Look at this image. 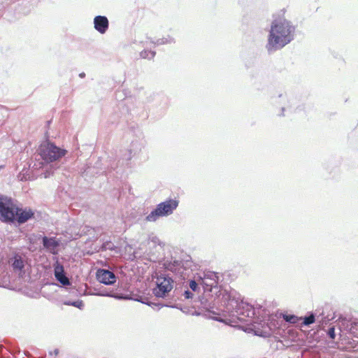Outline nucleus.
Listing matches in <instances>:
<instances>
[{"instance_id":"nucleus-1","label":"nucleus","mask_w":358,"mask_h":358,"mask_svg":"<svg viewBox=\"0 0 358 358\" xmlns=\"http://www.w3.org/2000/svg\"><path fill=\"white\" fill-rule=\"evenodd\" d=\"M295 27L285 19L275 20L271 24L268 38L267 49L277 50L283 48L294 38Z\"/></svg>"},{"instance_id":"nucleus-2","label":"nucleus","mask_w":358,"mask_h":358,"mask_svg":"<svg viewBox=\"0 0 358 358\" xmlns=\"http://www.w3.org/2000/svg\"><path fill=\"white\" fill-rule=\"evenodd\" d=\"M5 210L1 211V220L3 222H13L16 220L22 224L27 222L33 217L34 213L31 210H23L22 208H15L4 203Z\"/></svg>"},{"instance_id":"nucleus-3","label":"nucleus","mask_w":358,"mask_h":358,"mask_svg":"<svg viewBox=\"0 0 358 358\" xmlns=\"http://www.w3.org/2000/svg\"><path fill=\"white\" fill-rule=\"evenodd\" d=\"M41 158L46 162L59 160L66 154V150L56 146L49 141L42 143L38 150Z\"/></svg>"},{"instance_id":"nucleus-4","label":"nucleus","mask_w":358,"mask_h":358,"mask_svg":"<svg viewBox=\"0 0 358 358\" xmlns=\"http://www.w3.org/2000/svg\"><path fill=\"white\" fill-rule=\"evenodd\" d=\"M178 201L176 199H169L162 202L157 205V208L152 210L147 217L148 222H155L159 217L168 216L173 213L178 206Z\"/></svg>"},{"instance_id":"nucleus-5","label":"nucleus","mask_w":358,"mask_h":358,"mask_svg":"<svg viewBox=\"0 0 358 358\" xmlns=\"http://www.w3.org/2000/svg\"><path fill=\"white\" fill-rule=\"evenodd\" d=\"M173 281L171 278L164 275H160L157 278V287L154 289L153 292L157 297H164L166 294L171 292L173 289Z\"/></svg>"},{"instance_id":"nucleus-6","label":"nucleus","mask_w":358,"mask_h":358,"mask_svg":"<svg viewBox=\"0 0 358 358\" xmlns=\"http://www.w3.org/2000/svg\"><path fill=\"white\" fill-rule=\"evenodd\" d=\"M97 280L105 285H113L116 282V276L108 270L99 269L96 272Z\"/></svg>"},{"instance_id":"nucleus-7","label":"nucleus","mask_w":358,"mask_h":358,"mask_svg":"<svg viewBox=\"0 0 358 358\" xmlns=\"http://www.w3.org/2000/svg\"><path fill=\"white\" fill-rule=\"evenodd\" d=\"M94 28L100 34H105L108 29V20L105 16L98 15L94 19Z\"/></svg>"},{"instance_id":"nucleus-8","label":"nucleus","mask_w":358,"mask_h":358,"mask_svg":"<svg viewBox=\"0 0 358 358\" xmlns=\"http://www.w3.org/2000/svg\"><path fill=\"white\" fill-rule=\"evenodd\" d=\"M55 276L62 285H69L70 284L69 278L64 275L63 266L59 264L55 266Z\"/></svg>"},{"instance_id":"nucleus-9","label":"nucleus","mask_w":358,"mask_h":358,"mask_svg":"<svg viewBox=\"0 0 358 358\" xmlns=\"http://www.w3.org/2000/svg\"><path fill=\"white\" fill-rule=\"evenodd\" d=\"M43 246L53 254L55 253V250L59 245L55 238H48L46 236L43 237Z\"/></svg>"},{"instance_id":"nucleus-10","label":"nucleus","mask_w":358,"mask_h":358,"mask_svg":"<svg viewBox=\"0 0 358 358\" xmlns=\"http://www.w3.org/2000/svg\"><path fill=\"white\" fill-rule=\"evenodd\" d=\"M13 268L15 271H22L24 266V261L21 256L15 255L13 257L12 263Z\"/></svg>"},{"instance_id":"nucleus-11","label":"nucleus","mask_w":358,"mask_h":358,"mask_svg":"<svg viewBox=\"0 0 358 358\" xmlns=\"http://www.w3.org/2000/svg\"><path fill=\"white\" fill-rule=\"evenodd\" d=\"M283 318L286 322L292 324H296L299 321L302 320V317H299L294 315H285Z\"/></svg>"},{"instance_id":"nucleus-12","label":"nucleus","mask_w":358,"mask_h":358,"mask_svg":"<svg viewBox=\"0 0 358 358\" xmlns=\"http://www.w3.org/2000/svg\"><path fill=\"white\" fill-rule=\"evenodd\" d=\"M302 320H303L302 324L305 325V326L314 323L315 321V315L313 314H311L308 317H306L303 319L302 318Z\"/></svg>"},{"instance_id":"nucleus-13","label":"nucleus","mask_w":358,"mask_h":358,"mask_svg":"<svg viewBox=\"0 0 358 358\" xmlns=\"http://www.w3.org/2000/svg\"><path fill=\"white\" fill-rule=\"evenodd\" d=\"M64 304L69 306H73L77 307L78 308H81L83 306V303L82 301H76L74 302H65Z\"/></svg>"},{"instance_id":"nucleus-14","label":"nucleus","mask_w":358,"mask_h":358,"mask_svg":"<svg viewBox=\"0 0 358 358\" xmlns=\"http://www.w3.org/2000/svg\"><path fill=\"white\" fill-rule=\"evenodd\" d=\"M208 276H209V279L212 280V273L208 274ZM207 279H208V277L205 276V278L203 280V283L205 285H209V286H210L212 287L213 284L212 283V282H207L206 281Z\"/></svg>"},{"instance_id":"nucleus-15","label":"nucleus","mask_w":358,"mask_h":358,"mask_svg":"<svg viewBox=\"0 0 358 358\" xmlns=\"http://www.w3.org/2000/svg\"><path fill=\"white\" fill-rule=\"evenodd\" d=\"M198 285L194 280H191L189 282V287L193 290L196 291L197 289Z\"/></svg>"},{"instance_id":"nucleus-16","label":"nucleus","mask_w":358,"mask_h":358,"mask_svg":"<svg viewBox=\"0 0 358 358\" xmlns=\"http://www.w3.org/2000/svg\"><path fill=\"white\" fill-rule=\"evenodd\" d=\"M328 334L331 338L334 339L335 338V329L334 327L329 329Z\"/></svg>"},{"instance_id":"nucleus-17","label":"nucleus","mask_w":358,"mask_h":358,"mask_svg":"<svg viewBox=\"0 0 358 358\" xmlns=\"http://www.w3.org/2000/svg\"><path fill=\"white\" fill-rule=\"evenodd\" d=\"M192 295L193 294L189 291L185 292V298H187V299L192 298Z\"/></svg>"},{"instance_id":"nucleus-18","label":"nucleus","mask_w":358,"mask_h":358,"mask_svg":"<svg viewBox=\"0 0 358 358\" xmlns=\"http://www.w3.org/2000/svg\"><path fill=\"white\" fill-rule=\"evenodd\" d=\"M216 320H217V321H220V322H223V320H221V319H216Z\"/></svg>"}]
</instances>
